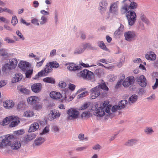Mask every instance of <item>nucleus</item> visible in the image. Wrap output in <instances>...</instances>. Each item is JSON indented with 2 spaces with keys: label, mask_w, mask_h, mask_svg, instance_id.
Returning <instances> with one entry per match:
<instances>
[{
  "label": "nucleus",
  "mask_w": 158,
  "mask_h": 158,
  "mask_svg": "<svg viewBox=\"0 0 158 158\" xmlns=\"http://www.w3.org/2000/svg\"><path fill=\"white\" fill-rule=\"evenodd\" d=\"M18 64V61L16 58H11L7 60V63L4 64L2 67V71L3 72L7 70H12L15 69Z\"/></svg>",
  "instance_id": "obj_1"
},
{
  "label": "nucleus",
  "mask_w": 158,
  "mask_h": 158,
  "mask_svg": "<svg viewBox=\"0 0 158 158\" xmlns=\"http://www.w3.org/2000/svg\"><path fill=\"white\" fill-rule=\"evenodd\" d=\"M67 119L68 121L74 120L77 118L79 116V112L76 109L71 108L67 112Z\"/></svg>",
  "instance_id": "obj_2"
},
{
  "label": "nucleus",
  "mask_w": 158,
  "mask_h": 158,
  "mask_svg": "<svg viewBox=\"0 0 158 158\" xmlns=\"http://www.w3.org/2000/svg\"><path fill=\"white\" fill-rule=\"evenodd\" d=\"M124 36L125 40L131 42L135 40L136 35L135 32L132 30H129L125 32Z\"/></svg>",
  "instance_id": "obj_3"
},
{
  "label": "nucleus",
  "mask_w": 158,
  "mask_h": 158,
  "mask_svg": "<svg viewBox=\"0 0 158 158\" xmlns=\"http://www.w3.org/2000/svg\"><path fill=\"white\" fill-rule=\"evenodd\" d=\"M128 24L129 25L132 26L134 24L136 18L135 13L133 11H129L126 13Z\"/></svg>",
  "instance_id": "obj_4"
},
{
  "label": "nucleus",
  "mask_w": 158,
  "mask_h": 158,
  "mask_svg": "<svg viewBox=\"0 0 158 158\" xmlns=\"http://www.w3.org/2000/svg\"><path fill=\"white\" fill-rule=\"evenodd\" d=\"M135 82L134 77L133 76H129L126 78L123 82V85L125 87H127L133 84Z\"/></svg>",
  "instance_id": "obj_5"
},
{
  "label": "nucleus",
  "mask_w": 158,
  "mask_h": 158,
  "mask_svg": "<svg viewBox=\"0 0 158 158\" xmlns=\"http://www.w3.org/2000/svg\"><path fill=\"white\" fill-rule=\"evenodd\" d=\"M90 97L92 99H94L98 97L100 94V90L99 86H96L90 90Z\"/></svg>",
  "instance_id": "obj_6"
},
{
  "label": "nucleus",
  "mask_w": 158,
  "mask_h": 158,
  "mask_svg": "<svg viewBox=\"0 0 158 158\" xmlns=\"http://www.w3.org/2000/svg\"><path fill=\"white\" fill-rule=\"evenodd\" d=\"M108 3L106 0H101L99 4V10L102 14H104L106 11L107 8Z\"/></svg>",
  "instance_id": "obj_7"
},
{
  "label": "nucleus",
  "mask_w": 158,
  "mask_h": 158,
  "mask_svg": "<svg viewBox=\"0 0 158 158\" xmlns=\"http://www.w3.org/2000/svg\"><path fill=\"white\" fill-rule=\"evenodd\" d=\"M19 69L24 72L29 69L31 67L30 64L28 62L24 61H21L19 63Z\"/></svg>",
  "instance_id": "obj_8"
},
{
  "label": "nucleus",
  "mask_w": 158,
  "mask_h": 158,
  "mask_svg": "<svg viewBox=\"0 0 158 158\" xmlns=\"http://www.w3.org/2000/svg\"><path fill=\"white\" fill-rule=\"evenodd\" d=\"M10 121L11 122L10 124V127H11L17 126L20 123L19 118L18 117L14 116H11Z\"/></svg>",
  "instance_id": "obj_9"
},
{
  "label": "nucleus",
  "mask_w": 158,
  "mask_h": 158,
  "mask_svg": "<svg viewBox=\"0 0 158 158\" xmlns=\"http://www.w3.org/2000/svg\"><path fill=\"white\" fill-rule=\"evenodd\" d=\"M65 65L67 66V69L71 71H75L80 69V66L74 64L73 63H68Z\"/></svg>",
  "instance_id": "obj_10"
},
{
  "label": "nucleus",
  "mask_w": 158,
  "mask_h": 158,
  "mask_svg": "<svg viewBox=\"0 0 158 158\" xmlns=\"http://www.w3.org/2000/svg\"><path fill=\"white\" fill-rule=\"evenodd\" d=\"M40 101L39 98L36 96H31L27 98V102L31 105L38 103Z\"/></svg>",
  "instance_id": "obj_11"
},
{
  "label": "nucleus",
  "mask_w": 158,
  "mask_h": 158,
  "mask_svg": "<svg viewBox=\"0 0 158 158\" xmlns=\"http://www.w3.org/2000/svg\"><path fill=\"white\" fill-rule=\"evenodd\" d=\"M138 83L142 87H144L146 86V79L144 76L142 75L138 77Z\"/></svg>",
  "instance_id": "obj_12"
},
{
  "label": "nucleus",
  "mask_w": 158,
  "mask_h": 158,
  "mask_svg": "<svg viewBox=\"0 0 158 158\" xmlns=\"http://www.w3.org/2000/svg\"><path fill=\"white\" fill-rule=\"evenodd\" d=\"M146 58L148 60L154 61L156 59V55L152 51L148 52L145 55Z\"/></svg>",
  "instance_id": "obj_13"
},
{
  "label": "nucleus",
  "mask_w": 158,
  "mask_h": 158,
  "mask_svg": "<svg viewBox=\"0 0 158 158\" xmlns=\"http://www.w3.org/2000/svg\"><path fill=\"white\" fill-rule=\"evenodd\" d=\"M21 142L16 139H14L11 143L10 144V146L12 149L13 150H17L21 146Z\"/></svg>",
  "instance_id": "obj_14"
},
{
  "label": "nucleus",
  "mask_w": 158,
  "mask_h": 158,
  "mask_svg": "<svg viewBox=\"0 0 158 158\" xmlns=\"http://www.w3.org/2000/svg\"><path fill=\"white\" fill-rule=\"evenodd\" d=\"M1 137H3V139L4 140V141L6 142V143L8 146H10V144L15 139L13 135H9L6 136H4Z\"/></svg>",
  "instance_id": "obj_15"
},
{
  "label": "nucleus",
  "mask_w": 158,
  "mask_h": 158,
  "mask_svg": "<svg viewBox=\"0 0 158 158\" xmlns=\"http://www.w3.org/2000/svg\"><path fill=\"white\" fill-rule=\"evenodd\" d=\"M52 70V69L48 62L46 64L45 67L43 69L41 70V71L44 76H46L48 73L51 72Z\"/></svg>",
  "instance_id": "obj_16"
},
{
  "label": "nucleus",
  "mask_w": 158,
  "mask_h": 158,
  "mask_svg": "<svg viewBox=\"0 0 158 158\" xmlns=\"http://www.w3.org/2000/svg\"><path fill=\"white\" fill-rule=\"evenodd\" d=\"M31 88L32 91L34 92L39 93L41 89V84L40 83L34 84L31 86Z\"/></svg>",
  "instance_id": "obj_17"
},
{
  "label": "nucleus",
  "mask_w": 158,
  "mask_h": 158,
  "mask_svg": "<svg viewBox=\"0 0 158 158\" xmlns=\"http://www.w3.org/2000/svg\"><path fill=\"white\" fill-rule=\"evenodd\" d=\"M60 116V114L59 112L56 110H51L49 116L51 120H53L56 118L59 117Z\"/></svg>",
  "instance_id": "obj_18"
},
{
  "label": "nucleus",
  "mask_w": 158,
  "mask_h": 158,
  "mask_svg": "<svg viewBox=\"0 0 158 158\" xmlns=\"http://www.w3.org/2000/svg\"><path fill=\"white\" fill-rule=\"evenodd\" d=\"M104 109L102 106H101L94 112V114L99 117H102L105 114Z\"/></svg>",
  "instance_id": "obj_19"
},
{
  "label": "nucleus",
  "mask_w": 158,
  "mask_h": 158,
  "mask_svg": "<svg viewBox=\"0 0 158 158\" xmlns=\"http://www.w3.org/2000/svg\"><path fill=\"white\" fill-rule=\"evenodd\" d=\"M109 102L108 101H104L102 106L103 108H104V112L108 113L110 110L111 105H109Z\"/></svg>",
  "instance_id": "obj_20"
},
{
  "label": "nucleus",
  "mask_w": 158,
  "mask_h": 158,
  "mask_svg": "<svg viewBox=\"0 0 158 158\" xmlns=\"http://www.w3.org/2000/svg\"><path fill=\"white\" fill-rule=\"evenodd\" d=\"M14 103L12 100H6L3 102V105L6 109H10L12 108L14 105Z\"/></svg>",
  "instance_id": "obj_21"
},
{
  "label": "nucleus",
  "mask_w": 158,
  "mask_h": 158,
  "mask_svg": "<svg viewBox=\"0 0 158 158\" xmlns=\"http://www.w3.org/2000/svg\"><path fill=\"white\" fill-rule=\"evenodd\" d=\"M118 2H117L112 3L110 7V10L111 12L116 14L117 13L118 5Z\"/></svg>",
  "instance_id": "obj_22"
},
{
  "label": "nucleus",
  "mask_w": 158,
  "mask_h": 158,
  "mask_svg": "<svg viewBox=\"0 0 158 158\" xmlns=\"http://www.w3.org/2000/svg\"><path fill=\"white\" fill-rule=\"evenodd\" d=\"M39 127V123L37 122H34L30 126L28 132H34L37 130Z\"/></svg>",
  "instance_id": "obj_23"
},
{
  "label": "nucleus",
  "mask_w": 158,
  "mask_h": 158,
  "mask_svg": "<svg viewBox=\"0 0 158 158\" xmlns=\"http://www.w3.org/2000/svg\"><path fill=\"white\" fill-rule=\"evenodd\" d=\"M50 96L51 98L57 100L62 97V95L60 93L55 91L51 92L50 93Z\"/></svg>",
  "instance_id": "obj_24"
},
{
  "label": "nucleus",
  "mask_w": 158,
  "mask_h": 158,
  "mask_svg": "<svg viewBox=\"0 0 158 158\" xmlns=\"http://www.w3.org/2000/svg\"><path fill=\"white\" fill-rule=\"evenodd\" d=\"M22 78V75L21 73H18L14 75L12 79V82L16 83L20 81Z\"/></svg>",
  "instance_id": "obj_25"
},
{
  "label": "nucleus",
  "mask_w": 158,
  "mask_h": 158,
  "mask_svg": "<svg viewBox=\"0 0 158 158\" xmlns=\"http://www.w3.org/2000/svg\"><path fill=\"white\" fill-rule=\"evenodd\" d=\"M45 141L44 138L42 137H37L34 141V144L36 146H39L41 145Z\"/></svg>",
  "instance_id": "obj_26"
},
{
  "label": "nucleus",
  "mask_w": 158,
  "mask_h": 158,
  "mask_svg": "<svg viewBox=\"0 0 158 158\" xmlns=\"http://www.w3.org/2000/svg\"><path fill=\"white\" fill-rule=\"evenodd\" d=\"M88 73L86 74V77H85V79L91 81H94V75L93 73L89 70L87 71Z\"/></svg>",
  "instance_id": "obj_27"
},
{
  "label": "nucleus",
  "mask_w": 158,
  "mask_h": 158,
  "mask_svg": "<svg viewBox=\"0 0 158 158\" xmlns=\"http://www.w3.org/2000/svg\"><path fill=\"white\" fill-rule=\"evenodd\" d=\"M138 99V96L134 94L131 96L129 98L128 103L130 105L132 104L135 103Z\"/></svg>",
  "instance_id": "obj_28"
},
{
  "label": "nucleus",
  "mask_w": 158,
  "mask_h": 158,
  "mask_svg": "<svg viewBox=\"0 0 158 158\" xmlns=\"http://www.w3.org/2000/svg\"><path fill=\"white\" fill-rule=\"evenodd\" d=\"M87 69H84L78 73L77 74V77H82L84 79H85V77L87 76L86 74H87L88 72Z\"/></svg>",
  "instance_id": "obj_29"
},
{
  "label": "nucleus",
  "mask_w": 158,
  "mask_h": 158,
  "mask_svg": "<svg viewBox=\"0 0 158 158\" xmlns=\"http://www.w3.org/2000/svg\"><path fill=\"white\" fill-rule=\"evenodd\" d=\"M69 91L67 89L65 92V95L64 98V100L65 102H69L72 101L74 98L73 96L69 95Z\"/></svg>",
  "instance_id": "obj_30"
},
{
  "label": "nucleus",
  "mask_w": 158,
  "mask_h": 158,
  "mask_svg": "<svg viewBox=\"0 0 158 158\" xmlns=\"http://www.w3.org/2000/svg\"><path fill=\"white\" fill-rule=\"evenodd\" d=\"M47 17L44 15H42L39 21L40 24V25H45L47 23Z\"/></svg>",
  "instance_id": "obj_31"
},
{
  "label": "nucleus",
  "mask_w": 158,
  "mask_h": 158,
  "mask_svg": "<svg viewBox=\"0 0 158 158\" xmlns=\"http://www.w3.org/2000/svg\"><path fill=\"white\" fill-rule=\"evenodd\" d=\"M84 52L82 47L80 46L76 48L74 51V53L76 55L80 54Z\"/></svg>",
  "instance_id": "obj_32"
},
{
  "label": "nucleus",
  "mask_w": 158,
  "mask_h": 158,
  "mask_svg": "<svg viewBox=\"0 0 158 158\" xmlns=\"http://www.w3.org/2000/svg\"><path fill=\"white\" fill-rule=\"evenodd\" d=\"M36 136V135L34 133H31L29 135H27L25 137L26 141H29L35 138Z\"/></svg>",
  "instance_id": "obj_33"
},
{
  "label": "nucleus",
  "mask_w": 158,
  "mask_h": 158,
  "mask_svg": "<svg viewBox=\"0 0 158 158\" xmlns=\"http://www.w3.org/2000/svg\"><path fill=\"white\" fill-rule=\"evenodd\" d=\"M144 131L146 134L148 135H151L154 132L153 129L151 127H146Z\"/></svg>",
  "instance_id": "obj_34"
},
{
  "label": "nucleus",
  "mask_w": 158,
  "mask_h": 158,
  "mask_svg": "<svg viewBox=\"0 0 158 158\" xmlns=\"http://www.w3.org/2000/svg\"><path fill=\"white\" fill-rule=\"evenodd\" d=\"M137 142L135 139H132L128 140L126 142L125 144L127 146H131L135 144Z\"/></svg>",
  "instance_id": "obj_35"
},
{
  "label": "nucleus",
  "mask_w": 158,
  "mask_h": 158,
  "mask_svg": "<svg viewBox=\"0 0 158 158\" xmlns=\"http://www.w3.org/2000/svg\"><path fill=\"white\" fill-rule=\"evenodd\" d=\"M127 101L126 100H123L119 102L118 105L119 106L120 109L124 108L126 107L127 103Z\"/></svg>",
  "instance_id": "obj_36"
},
{
  "label": "nucleus",
  "mask_w": 158,
  "mask_h": 158,
  "mask_svg": "<svg viewBox=\"0 0 158 158\" xmlns=\"http://www.w3.org/2000/svg\"><path fill=\"white\" fill-rule=\"evenodd\" d=\"M123 33L117 30L114 33V37L115 39H119L123 35Z\"/></svg>",
  "instance_id": "obj_37"
},
{
  "label": "nucleus",
  "mask_w": 158,
  "mask_h": 158,
  "mask_svg": "<svg viewBox=\"0 0 158 158\" xmlns=\"http://www.w3.org/2000/svg\"><path fill=\"white\" fill-rule=\"evenodd\" d=\"M23 115L26 117H31L34 115L33 112L30 110L25 111Z\"/></svg>",
  "instance_id": "obj_38"
},
{
  "label": "nucleus",
  "mask_w": 158,
  "mask_h": 158,
  "mask_svg": "<svg viewBox=\"0 0 158 158\" xmlns=\"http://www.w3.org/2000/svg\"><path fill=\"white\" fill-rule=\"evenodd\" d=\"M44 81L47 83L53 84L55 83V81L54 78L50 77H47L44 78L43 80Z\"/></svg>",
  "instance_id": "obj_39"
},
{
  "label": "nucleus",
  "mask_w": 158,
  "mask_h": 158,
  "mask_svg": "<svg viewBox=\"0 0 158 158\" xmlns=\"http://www.w3.org/2000/svg\"><path fill=\"white\" fill-rule=\"evenodd\" d=\"M0 141H2L0 142V149H2L6 146H8L6 143L5 141L3 139V137H0Z\"/></svg>",
  "instance_id": "obj_40"
},
{
  "label": "nucleus",
  "mask_w": 158,
  "mask_h": 158,
  "mask_svg": "<svg viewBox=\"0 0 158 158\" xmlns=\"http://www.w3.org/2000/svg\"><path fill=\"white\" fill-rule=\"evenodd\" d=\"M49 64L52 68H57L59 66V64L56 61L49 62Z\"/></svg>",
  "instance_id": "obj_41"
},
{
  "label": "nucleus",
  "mask_w": 158,
  "mask_h": 158,
  "mask_svg": "<svg viewBox=\"0 0 158 158\" xmlns=\"http://www.w3.org/2000/svg\"><path fill=\"white\" fill-rule=\"evenodd\" d=\"M11 116L5 118L1 123V124L3 125H6L8 124L10 121Z\"/></svg>",
  "instance_id": "obj_42"
},
{
  "label": "nucleus",
  "mask_w": 158,
  "mask_h": 158,
  "mask_svg": "<svg viewBox=\"0 0 158 158\" xmlns=\"http://www.w3.org/2000/svg\"><path fill=\"white\" fill-rule=\"evenodd\" d=\"M82 47V49L84 52L85 49L87 48H91L92 47L91 45L89 43H83L80 46Z\"/></svg>",
  "instance_id": "obj_43"
},
{
  "label": "nucleus",
  "mask_w": 158,
  "mask_h": 158,
  "mask_svg": "<svg viewBox=\"0 0 158 158\" xmlns=\"http://www.w3.org/2000/svg\"><path fill=\"white\" fill-rule=\"evenodd\" d=\"M19 90L22 93L24 94H27L29 92V90L23 87L19 88Z\"/></svg>",
  "instance_id": "obj_44"
},
{
  "label": "nucleus",
  "mask_w": 158,
  "mask_h": 158,
  "mask_svg": "<svg viewBox=\"0 0 158 158\" xmlns=\"http://www.w3.org/2000/svg\"><path fill=\"white\" fill-rule=\"evenodd\" d=\"M16 35L18 36L19 39L22 41L24 40L25 38L21 32L19 30H17L16 32Z\"/></svg>",
  "instance_id": "obj_45"
},
{
  "label": "nucleus",
  "mask_w": 158,
  "mask_h": 158,
  "mask_svg": "<svg viewBox=\"0 0 158 158\" xmlns=\"http://www.w3.org/2000/svg\"><path fill=\"white\" fill-rule=\"evenodd\" d=\"M98 44L99 47L101 49L106 51L108 50V48L106 47V46L103 41L99 42Z\"/></svg>",
  "instance_id": "obj_46"
},
{
  "label": "nucleus",
  "mask_w": 158,
  "mask_h": 158,
  "mask_svg": "<svg viewBox=\"0 0 158 158\" xmlns=\"http://www.w3.org/2000/svg\"><path fill=\"white\" fill-rule=\"evenodd\" d=\"M26 76L27 78H29L31 77V74L33 73V70L31 68L26 71Z\"/></svg>",
  "instance_id": "obj_47"
},
{
  "label": "nucleus",
  "mask_w": 158,
  "mask_h": 158,
  "mask_svg": "<svg viewBox=\"0 0 158 158\" xmlns=\"http://www.w3.org/2000/svg\"><path fill=\"white\" fill-rule=\"evenodd\" d=\"M89 106H91L92 105H90V103L89 102H86L84 104L82 105L81 106L80 108L79 109L80 110H84L86 108H87Z\"/></svg>",
  "instance_id": "obj_48"
},
{
  "label": "nucleus",
  "mask_w": 158,
  "mask_h": 158,
  "mask_svg": "<svg viewBox=\"0 0 158 158\" xmlns=\"http://www.w3.org/2000/svg\"><path fill=\"white\" fill-rule=\"evenodd\" d=\"M18 19L16 16H13L12 17L11 23L14 26H15V25L18 23Z\"/></svg>",
  "instance_id": "obj_49"
},
{
  "label": "nucleus",
  "mask_w": 158,
  "mask_h": 158,
  "mask_svg": "<svg viewBox=\"0 0 158 158\" xmlns=\"http://www.w3.org/2000/svg\"><path fill=\"white\" fill-rule=\"evenodd\" d=\"M116 78L117 77L113 74H110L108 76V78L109 80V81L110 82H112L113 81H114L116 79Z\"/></svg>",
  "instance_id": "obj_50"
},
{
  "label": "nucleus",
  "mask_w": 158,
  "mask_h": 158,
  "mask_svg": "<svg viewBox=\"0 0 158 158\" xmlns=\"http://www.w3.org/2000/svg\"><path fill=\"white\" fill-rule=\"evenodd\" d=\"M4 40L8 44H14L15 43V41L14 40L10 39L8 37H5Z\"/></svg>",
  "instance_id": "obj_51"
},
{
  "label": "nucleus",
  "mask_w": 158,
  "mask_h": 158,
  "mask_svg": "<svg viewBox=\"0 0 158 158\" xmlns=\"http://www.w3.org/2000/svg\"><path fill=\"white\" fill-rule=\"evenodd\" d=\"M90 116V113L87 112H83L81 114V117L83 118H89Z\"/></svg>",
  "instance_id": "obj_52"
},
{
  "label": "nucleus",
  "mask_w": 158,
  "mask_h": 158,
  "mask_svg": "<svg viewBox=\"0 0 158 158\" xmlns=\"http://www.w3.org/2000/svg\"><path fill=\"white\" fill-rule=\"evenodd\" d=\"M80 64L85 68H88L92 67H97V65L94 64H92L90 65H89L88 64H85L82 62H81V63H80Z\"/></svg>",
  "instance_id": "obj_53"
},
{
  "label": "nucleus",
  "mask_w": 158,
  "mask_h": 158,
  "mask_svg": "<svg viewBox=\"0 0 158 158\" xmlns=\"http://www.w3.org/2000/svg\"><path fill=\"white\" fill-rule=\"evenodd\" d=\"M98 86H99L100 88V90L101 89H102L106 90H108V88L106 86L105 84L102 83L99 85Z\"/></svg>",
  "instance_id": "obj_54"
},
{
  "label": "nucleus",
  "mask_w": 158,
  "mask_h": 158,
  "mask_svg": "<svg viewBox=\"0 0 158 158\" xmlns=\"http://www.w3.org/2000/svg\"><path fill=\"white\" fill-rule=\"evenodd\" d=\"M137 6V3L134 2H131L129 6V8L131 9L136 8Z\"/></svg>",
  "instance_id": "obj_55"
},
{
  "label": "nucleus",
  "mask_w": 158,
  "mask_h": 158,
  "mask_svg": "<svg viewBox=\"0 0 158 158\" xmlns=\"http://www.w3.org/2000/svg\"><path fill=\"white\" fill-rule=\"evenodd\" d=\"M31 23L33 24L36 26H38L40 25L39 23H38V19L36 18H34L32 19L31 20Z\"/></svg>",
  "instance_id": "obj_56"
},
{
  "label": "nucleus",
  "mask_w": 158,
  "mask_h": 158,
  "mask_svg": "<svg viewBox=\"0 0 158 158\" xmlns=\"http://www.w3.org/2000/svg\"><path fill=\"white\" fill-rule=\"evenodd\" d=\"M49 131V127L48 126H46L44 128L42 132L40 133V134L41 135L45 134L46 133H48Z\"/></svg>",
  "instance_id": "obj_57"
},
{
  "label": "nucleus",
  "mask_w": 158,
  "mask_h": 158,
  "mask_svg": "<svg viewBox=\"0 0 158 158\" xmlns=\"http://www.w3.org/2000/svg\"><path fill=\"white\" fill-rule=\"evenodd\" d=\"M45 58H44L42 59V60L40 62L36 63V66L37 68H39L42 65L44 62L45 60Z\"/></svg>",
  "instance_id": "obj_58"
},
{
  "label": "nucleus",
  "mask_w": 158,
  "mask_h": 158,
  "mask_svg": "<svg viewBox=\"0 0 158 158\" xmlns=\"http://www.w3.org/2000/svg\"><path fill=\"white\" fill-rule=\"evenodd\" d=\"M88 92L85 91L83 92L81 94L78 95L77 96V98H81L85 96L87 94Z\"/></svg>",
  "instance_id": "obj_59"
},
{
  "label": "nucleus",
  "mask_w": 158,
  "mask_h": 158,
  "mask_svg": "<svg viewBox=\"0 0 158 158\" xmlns=\"http://www.w3.org/2000/svg\"><path fill=\"white\" fill-rule=\"evenodd\" d=\"M44 76V74L41 72V71L39 72L35 76L32 78L33 79H36L39 77Z\"/></svg>",
  "instance_id": "obj_60"
},
{
  "label": "nucleus",
  "mask_w": 158,
  "mask_h": 158,
  "mask_svg": "<svg viewBox=\"0 0 158 158\" xmlns=\"http://www.w3.org/2000/svg\"><path fill=\"white\" fill-rule=\"evenodd\" d=\"M119 106L118 105H115L113 106L111 109V111L113 112L116 111L118 110H120Z\"/></svg>",
  "instance_id": "obj_61"
},
{
  "label": "nucleus",
  "mask_w": 158,
  "mask_h": 158,
  "mask_svg": "<svg viewBox=\"0 0 158 158\" xmlns=\"http://www.w3.org/2000/svg\"><path fill=\"white\" fill-rule=\"evenodd\" d=\"M7 83L6 80H2L0 81V88L4 86Z\"/></svg>",
  "instance_id": "obj_62"
},
{
  "label": "nucleus",
  "mask_w": 158,
  "mask_h": 158,
  "mask_svg": "<svg viewBox=\"0 0 158 158\" xmlns=\"http://www.w3.org/2000/svg\"><path fill=\"white\" fill-rule=\"evenodd\" d=\"M58 85L59 87L61 88H65L66 85V83L63 81L60 82Z\"/></svg>",
  "instance_id": "obj_63"
},
{
  "label": "nucleus",
  "mask_w": 158,
  "mask_h": 158,
  "mask_svg": "<svg viewBox=\"0 0 158 158\" xmlns=\"http://www.w3.org/2000/svg\"><path fill=\"white\" fill-rule=\"evenodd\" d=\"M158 87V79L156 78V81L153 85L152 86V88L154 90L156 89Z\"/></svg>",
  "instance_id": "obj_64"
}]
</instances>
